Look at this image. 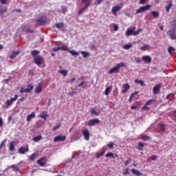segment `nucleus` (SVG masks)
I'll return each instance as SVG.
<instances>
[{
  "mask_svg": "<svg viewBox=\"0 0 176 176\" xmlns=\"http://www.w3.org/2000/svg\"><path fill=\"white\" fill-rule=\"evenodd\" d=\"M81 2H82V3H85V6L78 10V16H80V14H82V13H83L84 12H85V10H87V9H89V6H90V5H91L93 1L92 0H82Z\"/></svg>",
  "mask_w": 176,
  "mask_h": 176,
  "instance_id": "obj_1",
  "label": "nucleus"
},
{
  "mask_svg": "<svg viewBox=\"0 0 176 176\" xmlns=\"http://www.w3.org/2000/svg\"><path fill=\"white\" fill-rule=\"evenodd\" d=\"M126 67V63L122 62L117 64L114 67L111 68L108 74H118L119 72L120 68Z\"/></svg>",
  "mask_w": 176,
  "mask_h": 176,
  "instance_id": "obj_2",
  "label": "nucleus"
},
{
  "mask_svg": "<svg viewBox=\"0 0 176 176\" xmlns=\"http://www.w3.org/2000/svg\"><path fill=\"white\" fill-rule=\"evenodd\" d=\"M172 24L175 27L171 30L168 31L167 35L170 38V39L176 40V19L173 21Z\"/></svg>",
  "mask_w": 176,
  "mask_h": 176,
  "instance_id": "obj_3",
  "label": "nucleus"
},
{
  "mask_svg": "<svg viewBox=\"0 0 176 176\" xmlns=\"http://www.w3.org/2000/svg\"><path fill=\"white\" fill-rule=\"evenodd\" d=\"M36 27H38V25H45L47 23V17L43 15L36 20Z\"/></svg>",
  "mask_w": 176,
  "mask_h": 176,
  "instance_id": "obj_4",
  "label": "nucleus"
},
{
  "mask_svg": "<svg viewBox=\"0 0 176 176\" xmlns=\"http://www.w3.org/2000/svg\"><path fill=\"white\" fill-rule=\"evenodd\" d=\"M141 31H142V29H138L136 31L135 28L128 29L126 32V36H130V35H134L135 36H136V35H138V34H140Z\"/></svg>",
  "mask_w": 176,
  "mask_h": 176,
  "instance_id": "obj_5",
  "label": "nucleus"
},
{
  "mask_svg": "<svg viewBox=\"0 0 176 176\" xmlns=\"http://www.w3.org/2000/svg\"><path fill=\"white\" fill-rule=\"evenodd\" d=\"M122 8H123V3L113 6L111 9V13H113L114 16H118V12H120Z\"/></svg>",
  "mask_w": 176,
  "mask_h": 176,
  "instance_id": "obj_6",
  "label": "nucleus"
},
{
  "mask_svg": "<svg viewBox=\"0 0 176 176\" xmlns=\"http://www.w3.org/2000/svg\"><path fill=\"white\" fill-rule=\"evenodd\" d=\"M151 8H152V6L149 4L142 6L139 9L136 10L135 14H138V13H143V12H146V10L151 9Z\"/></svg>",
  "mask_w": 176,
  "mask_h": 176,
  "instance_id": "obj_7",
  "label": "nucleus"
},
{
  "mask_svg": "<svg viewBox=\"0 0 176 176\" xmlns=\"http://www.w3.org/2000/svg\"><path fill=\"white\" fill-rule=\"evenodd\" d=\"M151 8H152V6L149 4L142 6L139 9L136 10L135 14H138V13H143V12H146V10L151 9Z\"/></svg>",
  "mask_w": 176,
  "mask_h": 176,
  "instance_id": "obj_8",
  "label": "nucleus"
},
{
  "mask_svg": "<svg viewBox=\"0 0 176 176\" xmlns=\"http://www.w3.org/2000/svg\"><path fill=\"white\" fill-rule=\"evenodd\" d=\"M34 89V85H28L26 88L22 87L20 89V93H31Z\"/></svg>",
  "mask_w": 176,
  "mask_h": 176,
  "instance_id": "obj_9",
  "label": "nucleus"
},
{
  "mask_svg": "<svg viewBox=\"0 0 176 176\" xmlns=\"http://www.w3.org/2000/svg\"><path fill=\"white\" fill-rule=\"evenodd\" d=\"M34 63L36 65H41L45 63V58H43L41 56H38L36 58H34Z\"/></svg>",
  "mask_w": 176,
  "mask_h": 176,
  "instance_id": "obj_10",
  "label": "nucleus"
},
{
  "mask_svg": "<svg viewBox=\"0 0 176 176\" xmlns=\"http://www.w3.org/2000/svg\"><path fill=\"white\" fill-rule=\"evenodd\" d=\"M82 135H84V139L85 141H89L90 140V132L87 129H83L82 130Z\"/></svg>",
  "mask_w": 176,
  "mask_h": 176,
  "instance_id": "obj_11",
  "label": "nucleus"
},
{
  "mask_svg": "<svg viewBox=\"0 0 176 176\" xmlns=\"http://www.w3.org/2000/svg\"><path fill=\"white\" fill-rule=\"evenodd\" d=\"M46 163H47V160L45 157H43L37 160V164H38L41 167H44V166H46Z\"/></svg>",
  "mask_w": 176,
  "mask_h": 176,
  "instance_id": "obj_12",
  "label": "nucleus"
},
{
  "mask_svg": "<svg viewBox=\"0 0 176 176\" xmlns=\"http://www.w3.org/2000/svg\"><path fill=\"white\" fill-rule=\"evenodd\" d=\"M98 123H100V120L97 118L89 120L88 121V126H89V127H91V126H96V124H97Z\"/></svg>",
  "mask_w": 176,
  "mask_h": 176,
  "instance_id": "obj_13",
  "label": "nucleus"
},
{
  "mask_svg": "<svg viewBox=\"0 0 176 176\" xmlns=\"http://www.w3.org/2000/svg\"><path fill=\"white\" fill-rule=\"evenodd\" d=\"M67 137L65 135H60L54 138V142H58V141H65Z\"/></svg>",
  "mask_w": 176,
  "mask_h": 176,
  "instance_id": "obj_14",
  "label": "nucleus"
},
{
  "mask_svg": "<svg viewBox=\"0 0 176 176\" xmlns=\"http://www.w3.org/2000/svg\"><path fill=\"white\" fill-rule=\"evenodd\" d=\"M130 89V85L129 83L124 84L122 86V90L121 91L122 94H126Z\"/></svg>",
  "mask_w": 176,
  "mask_h": 176,
  "instance_id": "obj_15",
  "label": "nucleus"
},
{
  "mask_svg": "<svg viewBox=\"0 0 176 176\" xmlns=\"http://www.w3.org/2000/svg\"><path fill=\"white\" fill-rule=\"evenodd\" d=\"M19 54H20V50L18 51H12L11 55H10V58H11V60H12L13 58H16V57H17V56H19Z\"/></svg>",
  "mask_w": 176,
  "mask_h": 176,
  "instance_id": "obj_16",
  "label": "nucleus"
},
{
  "mask_svg": "<svg viewBox=\"0 0 176 176\" xmlns=\"http://www.w3.org/2000/svg\"><path fill=\"white\" fill-rule=\"evenodd\" d=\"M34 93L39 94L42 93V83H39L34 89Z\"/></svg>",
  "mask_w": 176,
  "mask_h": 176,
  "instance_id": "obj_17",
  "label": "nucleus"
},
{
  "mask_svg": "<svg viewBox=\"0 0 176 176\" xmlns=\"http://www.w3.org/2000/svg\"><path fill=\"white\" fill-rule=\"evenodd\" d=\"M28 151H29L28 148H25L23 146L19 148V153H21V155H24V153H27Z\"/></svg>",
  "mask_w": 176,
  "mask_h": 176,
  "instance_id": "obj_18",
  "label": "nucleus"
},
{
  "mask_svg": "<svg viewBox=\"0 0 176 176\" xmlns=\"http://www.w3.org/2000/svg\"><path fill=\"white\" fill-rule=\"evenodd\" d=\"M8 12V8L4 6H0V16H3V13Z\"/></svg>",
  "mask_w": 176,
  "mask_h": 176,
  "instance_id": "obj_19",
  "label": "nucleus"
},
{
  "mask_svg": "<svg viewBox=\"0 0 176 176\" xmlns=\"http://www.w3.org/2000/svg\"><path fill=\"white\" fill-rule=\"evenodd\" d=\"M143 61H145L146 63H151L152 62V58H151L150 56H142Z\"/></svg>",
  "mask_w": 176,
  "mask_h": 176,
  "instance_id": "obj_20",
  "label": "nucleus"
},
{
  "mask_svg": "<svg viewBox=\"0 0 176 176\" xmlns=\"http://www.w3.org/2000/svg\"><path fill=\"white\" fill-rule=\"evenodd\" d=\"M160 90V85H155L153 89V94H157Z\"/></svg>",
  "mask_w": 176,
  "mask_h": 176,
  "instance_id": "obj_21",
  "label": "nucleus"
},
{
  "mask_svg": "<svg viewBox=\"0 0 176 176\" xmlns=\"http://www.w3.org/2000/svg\"><path fill=\"white\" fill-rule=\"evenodd\" d=\"M131 173H133V174L134 175H137V176H141L142 175V174L141 173V172L135 168H132L131 169Z\"/></svg>",
  "mask_w": 176,
  "mask_h": 176,
  "instance_id": "obj_22",
  "label": "nucleus"
},
{
  "mask_svg": "<svg viewBox=\"0 0 176 176\" xmlns=\"http://www.w3.org/2000/svg\"><path fill=\"white\" fill-rule=\"evenodd\" d=\"M47 113H46V111H43L38 116V118H41V119L46 120V119H47Z\"/></svg>",
  "mask_w": 176,
  "mask_h": 176,
  "instance_id": "obj_23",
  "label": "nucleus"
},
{
  "mask_svg": "<svg viewBox=\"0 0 176 176\" xmlns=\"http://www.w3.org/2000/svg\"><path fill=\"white\" fill-rule=\"evenodd\" d=\"M118 156V154H114L113 153H108L106 154V157H112V159H116Z\"/></svg>",
  "mask_w": 176,
  "mask_h": 176,
  "instance_id": "obj_24",
  "label": "nucleus"
},
{
  "mask_svg": "<svg viewBox=\"0 0 176 176\" xmlns=\"http://www.w3.org/2000/svg\"><path fill=\"white\" fill-rule=\"evenodd\" d=\"M41 52L38 50H33L31 52V54L34 58H37V55L39 54Z\"/></svg>",
  "mask_w": 176,
  "mask_h": 176,
  "instance_id": "obj_25",
  "label": "nucleus"
},
{
  "mask_svg": "<svg viewBox=\"0 0 176 176\" xmlns=\"http://www.w3.org/2000/svg\"><path fill=\"white\" fill-rule=\"evenodd\" d=\"M23 31L29 32V34H34V30L30 29L28 26H24Z\"/></svg>",
  "mask_w": 176,
  "mask_h": 176,
  "instance_id": "obj_26",
  "label": "nucleus"
},
{
  "mask_svg": "<svg viewBox=\"0 0 176 176\" xmlns=\"http://www.w3.org/2000/svg\"><path fill=\"white\" fill-rule=\"evenodd\" d=\"M65 25L63 22H59L57 23H55L54 27L60 30V28H63V27Z\"/></svg>",
  "mask_w": 176,
  "mask_h": 176,
  "instance_id": "obj_27",
  "label": "nucleus"
},
{
  "mask_svg": "<svg viewBox=\"0 0 176 176\" xmlns=\"http://www.w3.org/2000/svg\"><path fill=\"white\" fill-rule=\"evenodd\" d=\"M172 6H173V1H170L168 3V6L166 7V10L167 13H168V12H170V9H171Z\"/></svg>",
  "mask_w": 176,
  "mask_h": 176,
  "instance_id": "obj_28",
  "label": "nucleus"
},
{
  "mask_svg": "<svg viewBox=\"0 0 176 176\" xmlns=\"http://www.w3.org/2000/svg\"><path fill=\"white\" fill-rule=\"evenodd\" d=\"M80 54H82V57H84V58H86L87 57H89V56H90V53L85 52V51H81L80 52Z\"/></svg>",
  "mask_w": 176,
  "mask_h": 176,
  "instance_id": "obj_29",
  "label": "nucleus"
},
{
  "mask_svg": "<svg viewBox=\"0 0 176 176\" xmlns=\"http://www.w3.org/2000/svg\"><path fill=\"white\" fill-rule=\"evenodd\" d=\"M34 118H35V113L33 112L27 116V122H30L31 119H34Z\"/></svg>",
  "mask_w": 176,
  "mask_h": 176,
  "instance_id": "obj_30",
  "label": "nucleus"
},
{
  "mask_svg": "<svg viewBox=\"0 0 176 176\" xmlns=\"http://www.w3.org/2000/svg\"><path fill=\"white\" fill-rule=\"evenodd\" d=\"M41 140H42V135H37V136H35L34 138H33V141L34 142H39V141H41Z\"/></svg>",
  "mask_w": 176,
  "mask_h": 176,
  "instance_id": "obj_31",
  "label": "nucleus"
},
{
  "mask_svg": "<svg viewBox=\"0 0 176 176\" xmlns=\"http://www.w3.org/2000/svg\"><path fill=\"white\" fill-rule=\"evenodd\" d=\"M151 14L154 19H157L160 16L159 12L157 11H152Z\"/></svg>",
  "mask_w": 176,
  "mask_h": 176,
  "instance_id": "obj_32",
  "label": "nucleus"
},
{
  "mask_svg": "<svg viewBox=\"0 0 176 176\" xmlns=\"http://www.w3.org/2000/svg\"><path fill=\"white\" fill-rule=\"evenodd\" d=\"M89 112H90L91 115H94V116H98V113H97V111H96V109L94 108H91L89 110Z\"/></svg>",
  "mask_w": 176,
  "mask_h": 176,
  "instance_id": "obj_33",
  "label": "nucleus"
},
{
  "mask_svg": "<svg viewBox=\"0 0 176 176\" xmlns=\"http://www.w3.org/2000/svg\"><path fill=\"white\" fill-rule=\"evenodd\" d=\"M144 146H145V145H144L142 142H139L137 149H138V151H144Z\"/></svg>",
  "mask_w": 176,
  "mask_h": 176,
  "instance_id": "obj_34",
  "label": "nucleus"
},
{
  "mask_svg": "<svg viewBox=\"0 0 176 176\" xmlns=\"http://www.w3.org/2000/svg\"><path fill=\"white\" fill-rule=\"evenodd\" d=\"M135 82L140 85L142 87L146 86V84L144 83V81H142L141 80L136 79V80H135Z\"/></svg>",
  "mask_w": 176,
  "mask_h": 176,
  "instance_id": "obj_35",
  "label": "nucleus"
},
{
  "mask_svg": "<svg viewBox=\"0 0 176 176\" xmlns=\"http://www.w3.org/2000/svg\"><path fill=\"white\" fill-rule=\"evenodd\" d=\"M68 53L72 54V56H79V52H77L74 51V50H68Z\"/></svg>",
  "mask_w": 176,
  "mask_h": 176,
  "instance_id": "obj_36",
  "label": "nucleus"
},
{
  "mask_svg": "<svg viewBox=\"0 0 176 176\" xmlns=\"http://www.w3.org/2000/svg\"><path fill=\"white\" fill-rule=\"evenodd\" d=\"M10 168H12L13 171H15L16 173H17V171H19V170H20L19 166H16V165H12L11 166H10Z\"/></svg>",
  "mask_w": 176,
  "mask_h": 176,
  "instance_id": "obj_37",
  "label": "nucleus"
},
{
  "mask_svg": "<svg viewBox=\"0 0 176 176\" xmlns=\"http://www.w3.org/2000/svg\"><path fill=\"white\" fill-rule=\"evenodd\" d=\"M9 149L11 152H13V151H14V142H11L10 143V147H9Z\"/></svg>",
  "mask_w": 176,
  "mask_h": 176,
  "instance_id": "obj_38",
  "label": "nucleus"
},
{
  "mask_svg": "<svg viewBox=\"0 0 176 176\" xmlns=\"http://www.w3.org/2000/svg\"><path fill=\"white\" fill-rule=\"evenodd\" d=\"M133 47V44L129 43L124 45L123 49H125V50H129V49Z\"/></svg>",
  "mask_w": 176,
  "mask_h": 176,
  "instance_id": "obj_39",
  "label": "nucleus"
},
{
  "mask_svg": "<svg viewBox=\"0 0 176 176\" xmlns=\"http://www.w3.org/2000/svg\"><path fill=\"white\" fill-rule=\"evenodd\" d=\"M58 73L62 74V75H63V76H67V74H68V71L67 70H58Z\"/></svg>",
  "mask_w": 176,
  "mask_h": 176,
  "instance_id": "obj_40",
  "label": "nucleus"
},
{
  "mask_svg": "<svg viewBox=\"0 0 176 176\" xmlns=\"http://www.w3.org/2000/svg\"><path fill=\"white\" fill-rule=\"evenodd\" d=\"M104 154H105V151H102L100 153H96V157H98V159H99V157H101V156H104Z\"/></svg>",
  "mask_w": 176,
  "mask_h": 176,
  "instance_id": "obj_41",
  "label": "nucleus"
},
{
  "mask_svg": "<svg viewBox=\"0 0 176 176\" xmlns=\"http://www.w3.org/2000/svg\"><path fill=\"white\" fill-rule=\"evenodd\" d=\"M52 50L53 52H58V50H65V49H64V47H58L56 48H53Z\"/></svg>",
  "mask_w": 176,
  "mask_h": 176,
  "instance_id": "obj_42",
  "label": "nucleus"
},
{
  "mask_svg": "<svg viewBox=\"0 0 176 176\" xmlns=\"http://www.w3.org/2000/svg\"><path fill=\"white\" fill-rule=\"evenodd\" d=\"M35 159H36V153H34L30 156V160L34 161Z\"/></svg>",
  "mask_w": 176,
  "mask_h": 176,
  "instance_id": "obj_43",
  "label": "nucleus"
},
{
  "mask_svg": "<svg viewBox=\"0 0 176 176\" xmlns=\"http://www.w3.org/2000/svg\"><path fill=\"white\" fill-rule=\"evenodd\" d=\"M175 50V48L173 47H169L168 48V52L169 53L170 56H171L172 52H174Z\"/></svg>",
  "mask_w": 176,
  "mask_h": 176,
  "instance_id": "obj_44",
  "label": "nucleus"
},
{
  "mask_svg": "<svg viewBox=\"0 0 176 176\" xmlns=\"http://www.w3.org/2000/svg\"><path fill=\"white\" fill-rule=\"evenodd\" d=\"M153 102H155V99H151V100H148L146 102V105H152V104H153Z\"/></svg>",
  "mask_w": 176,
  "mask_h": 176,
  "instance_id": "obj_45",
  "label": "nucleus"
},
{
  "mask_svg": "<svg viewBox=\"0 0 176 176\" xmlns=\"http://www.w3.org/2000/svg\"><path fill=\"white\" fill-rule=\"evenodd\" d=\"M149 109H151L146 104L142 107V111H149Z\"/></svg>",
  "mask_w": 176,
  "mask_h": 176,
  "instance_id": "obj_46",
  "label": "nucleus"
},
{
  "mask_svg": "<svg viewBox=\"0 0 176 176\" xmlns=\"http://www.w3.org/2000/svg\"><path fill=\"white\" fill-rule=\"evenodd\" d=\"M109 90H111V87H108L104 90V94L105 96H108L109 94Z\"/></svg>",
  "mask_w": 176,
  "mask_h": 176,
  "instance_id": "obj_47",
  "label": "nucleus"
},
{
  "mask_svg": "<svg viewBox=\"0 0 176 176\" xmlns=\"http://www.w3.org/2000/svg\"><path fill=\"white\" fill-rule=\"evenodd\" d=\"M142 140H143V141H149L151 140V137L144 135L142 137Z\"/></svg>",
  "mask_w": 176,
  "mask_h": 176,
  "instance_id": "obj_48",
  "label": "nucleus"
},
{
  "mask_svg": "<svg viewBox=\"0 0 176 176\" xmlns=\"http://www.w3.org/2000/svg\"><path fill=\"white\" fill-rule=\"evenodd\" d=\"M19 98V96L17 94L14 95V98H11L10 99V100H11V102H14V101H16V100H17Z\"/></svg>",
  "mask_w": 176,
  "mask_h": 176,
  "instance_id": "obj_49",
  "label": "nucleus"
},
{
  "mask_svg": "<svg viewBox=\"0 0 176 176\" xmlns=\"http://www.w3.org/2000/svg\"><path fill=\"white\" fill-rule=\"evenodd\" d=\"M103 1L104 0H95V5L98 6V5H101V3H102Z\"/></svg>",
  "mask_w": 176,
  "mask_h": 176,
  "instance_id": "obj_50",
  "label": "nucleus"
},
{
  "mask_svg": "<svg viewBox=\"0 0 176 176\" xmlns=\"http://www.w3.org/2000/svg\"><path fill=\"white\" fill-rule=\"evenodd\" d=\"M148 47H149V45H145L143 47H140V49L141 50H142L143 52H145V50H146V49H148Z\"/></svg>",
  "mask_w": 176,
  "mask_h": 176,
  "instance_id": "obj_51",
  "label": "nucleus"
},
{
  "mask_svg": "<svg viewBox=\"0 0 176 176\" xmlns=\"http://www.w3.org/2000/svg\"><path fill=\"white\" fill-rule=\"evenodd\" d=\"M159 126L161 127V131H164L166 130V124H160Z\"/></svg>",
  "mask_w": 176,
  "mask_h": 176,
  "instance_id": "obj_52",
  "label": "nucleus"
},
{
  "mask_svg": "<svg viewBox=\"0 0 176 176\" xmlns=\"http://www.w3.org/2000/svg\"><path fill=\"white\" fill-rule=\"evenodd\" d=\"M60 127H61V124H59L58 125L54 126L52 130V131H56V130L60 129Z\"/></svg>",
  "mask_w": 176,
  "mask_h": 176,
  "instance_id": "obj_53",
  "label": "nucleus"
},
{
  "mask_svg": "<svg viewBox=\"0 0 176 176\" xmlns=\"http://www.w3.org/2000/svg\"><path fill=\"white\" fill-rule=\"evenodd\" d=\"M127 174H129V168H126L123 170V175H127Z\"/></svg>",
  "mask_w": 176,
  "mask_h": 176,
  "instance_id": "obj_54",
  "label": "nucleus"
},
{
  "mask_svg": "<svg viewBox=\"0 0 176 176\" xmlns=\"http://www.w3.org/2000/svg\"><path fill=\"white\" fill-rule=\"evenodd\" d=\"M6 142V139H5L3 141H2L0 144V149H2L3 146H5V144Z\"/></svg>",
  "mask_w": 176,
  "mask_h": 176,
  "instance_id": "obj_55",
  "label": "nucleus"
},
{
  "mask_svg": "<svg viewBox=\"0 0 176 176\" xmlns=\"http://www.w3.org/2000/svg\"><path fill=\"white\" fill-rule=\"evenodd\" d=\"M113 142H109L108 144H107V146L110 148V149H112L113 148Z\"/></svg>",
  "mask_w": 176,
  "mask_h": 176,
  "instance_id": "obj_56",
  "label": "nucleus"
},
{
  "mask_svg": "<svg viewBox=\"0 0 176 176\" xmlns=\"http://www.w3.org/2000/svg\"><path fill=\"white\" fill-rule=\"evenodd\" d=\"M132 160L131 159H129L128 160L126 161V162L124 163V166H127L128 164H130V163H131Z\"/></svg>",
  "mask_w": 176,
  "mask_h": 176,
  "instance_id": "obj_57",
  "label": "nucleus"
},
{
  "mask_svg": "<svg viewBox=\"0 0 176 176\" xmlns=\"http://www.w3.org/2000/svg\"><path fill=\"white\" fill-rule=\"evenodd\" d=\"M13 104V102H11L10 99L6 101V104L8 105V107H10Z\"/></svg>",
  "mask_w": 176,
  "mask_h": 176,
  "instance_id": "obj_58",
  "label": "nucleus"
},
{
  "mask_svg": "<svg viewBox=\"0 0 176 176\" xmlns=\"http://www.w3.org/2000/svg\"><path fill=\"white\" fill-rule=\"evenodd\" d=\"M69 96H71V97H74V96H75V94H76V91H72L69 92Z\"/></svg>",
  "mask_w": 176,
  "mask_h": 176,
  "instance_id": "obj_59",
  "label": "nucleus"
},
{
  "mask_svg": "<svg viewBox=\"0 0 176 176\" xmlns=\"http://www.w3.org/2000/svg\"><path fill=\"white\" fill-rule=\"evenodd\" d=\"M118 30H119V26L118 25L115 24L113 25V30L114 31H118Z\"/></svg>",
  "mask_w": 176,
  "mask_h": 176,
  "instance_id": "obj_60",
  "label": "nucleus"
},
{
  "mask_svg": "<svg viewBox=\"0 0 176 176\" xmlns=\"http://www.w3.org/2000/svg\"><path fill=\"white\" fill-rule=\"evenodd\" d=\"M170 97H171V98H173L174 97V94H170L166 96V100H168L170 98Z\"/></svg>",
  "mask_w": 176,
  "mask_h": 176,
  "instance_id": "obj_61",
  "label": "nucleus"
},
{
  "mask_svg": "<svg viewBox=\"0 0 176 176\" xmlns=\"http://www.w3.org/2000/svg\"><path fill=\"white\" fill-rule=\"evenodd\" d=\"M138 93H139L138 91H136L134 93L131 94V98H133L135 96V94H138Z\"/></svg>",
  "mask_w": 176,
  "mask_h": 176,
  "instance_id": "obj_62",
  "label": "nucleus"
},
{
  "mask_svg": "<svg viewBox=\"0 0 176 176\" xmlns=\"http://www.w3.org/2000/svg\"><path fill=\"white\" fill-rule=\"evenodd\" d=\"M157 157V155H153L151 156V160H156Z\"/></svg>",
  "mask_w": 176,
  "mask_h": 176,
  "instance_id": "obj_63",
  "label": "nucleus"
},
{
  "mask_svg": "<svg viewBox=\"0 0 176 176\" xmlns=\"http://www.w3.org/2000/svg\"><path fill=\"white\" fill-rule=\"evenodd\" d=\"M0 3L1 5H6V0H0Z\"/></svg>",
  "mask_w": 176,
  "mask_h": 176,
  "instance_id": "obj_64",
  "label": "nucleus"
}]
</instances>
